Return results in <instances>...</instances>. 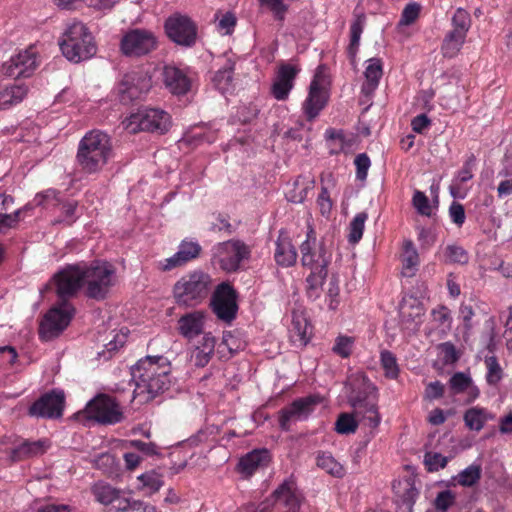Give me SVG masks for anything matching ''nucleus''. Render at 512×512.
Here are the masks:
<instances>
[{
	"label": "nucleus",
	"mask_w": 512,
	"mask_h": 512,
	"mask_svg": "<svg viewBox=\"0 0 512 512\" xmlns=\"http://www.w3.org/2000/svg\"><path fill=\"white\" fill-rule=\"evenodd\" d=\"M53 280L56 284L59 301L41 321L39 334L44 340L58 337L72 320L75 309L68 299L75 296L82 287L81 263L67 265L54 275Z\"/></svg>",
	"instance_id": "1"
},
{
	"label": "nucleus",
	"mask_w": 512,
	"mask_h": 512,
	"mask_svg": "<svg viewBox=\"0 0 512 512\" xmlns=\"http://www.w3.org/2000/svg\"><path fill=\"white\" fill-rule=\"evenodd\" d=\"M132 376L136 384L135 393L146 394V401L169 390L172 384L171 365L164 356H146L132 368Z\"/></svg>",
	"instance_id": "2"
},
{
	"label": "nucleus",
	"mask_w": 512,
	"mask_h": 512,
	"mask_svg": "<svg viewBox=\"0 0 512 512\" xmlns=\"http://www.w3.org/2000/svg\"><path fill=\"white\" fill-rule=\"evenodd\" d=\"M112 139L101 130H91L80 140L76 161L86 174L100 172L112 156Z\"/></svg>",
	"instance_id": "3"
},
{
	"label": "nucleus",
	"mask_w": 512,
	"mask_h": 512,
	"mask_svg": "<svg viewBox=\"0 0 512 512\" xmlns=\"http://www.w3.org/2000/svg\"><path fill=\"white\" fill-rule=\"evenodd\" d=\"M58 44L63 56L73 63L88 60L97 52L94 37L82 22H73L68 25Z\"/></svg>",
	"instance_id": "4"
},
{
	"label": "nucleus",
	"mask_w": 512,
	"mask_h": 512,
	"mask_svg": "<svg viewBox=\"0 0 512 512\" xmlns=\"http://www.w3.org/2000/svg\"><path fill=\"white\" fill-rule=\"evenodd\" d=\"M81 268L85 296L96 301L106 299L116 281L114 266L107 261L94 260L90 264L81 263Z\"/></svg>",
	"instance_id": "5"
},
{
	"label": "nucleus",
	"mask_w": 512,
	"mask_h": 512,
	"mask_svg": "<svg viewBox=\"0 0 512 512\" xmlns=\"http://www.w3.org/2000/svg\"><path fill=\"white\" fill-rule=\"evenodd\" d=\"M213 280L208 273L194 271L182 276L173 286V297L178 306L195 307L210 294Z\"/></svg>",
	"instance_id": "6"
},
{
	"label": "nucleus",
	"mask_w": 512,
	"mask_h": 512,
	"mask_svg": "<svg viewBox=\"0 0 512 512\" xmlns=\"http://www.w3.org/2000/svg\"><path fill=\"white\" fill-rule=\"evenodd\" d=\"M375 391V386L363 377L357 384H353L348 397L354 415L360 421H365L370 428H376L381 420Z\"/></svg>",
	"instance_id": "7"
},
{
	"label": "nucleus",
	"mask_w": 512,
	"mask_h": 512,
	"mask_svg": "<svg viewBox=\"0 0 512 512\" xmlns=\"http://www.w3.org/2000/svg\"><path fill=\"white\" fill-rule=\"evenodd\" d=\"M85 416L101 425H115L124 419V413L117 400L107 394H98L85 407Z\"/></svg>",
	"instance_id": "8"
},
{
	"label": "nucleus",
	"mask_w": 512,
	"mask_h": 512,
	"mask_svg": "<svg viewBox=\"0 0 512 512\" xmlns=\"http://www.w3.org/2000/svg\"><path fill=\"white\" fill-rule=\"evenodd\" d=\"M250 248L240 240H228L212 248V261L226 272H236L243 260L250 257Z\"/></svg>",
	"instance_id": "9"
},
{
	"label": "nucleus",
	"mask_w": 512,
	"mask_h": 512,
	"mask_svg": "<svg viewBox=\"0 0 512 512\" xmlns=\"http://www.w3.org/2000/svg\"><path fill=\"white\" fill-rule=\"evenodd\" d=\"M170 125V116L163 110L155 108H142L132 114L126 128L136 133L138 131L157 132L163 134Z\"/></svg>",
	"instance_id": "10"
},
{
	"label": "nucleus",
	"mask_w": 512,
	"mask_h": 512,
	"mask_svg": "<svg viewBox=\"0 0 512 512\" xmlns=\"http://www.w3.org/2000/svg\"><path fill=\"white\" fill-rule=\"evenodd\" d=\"M301 264L311 271H324L328 269L332 254L329 252L322 241H317L315 232L310 228L306 235V240L300 245Z\"/></svg>",
	"instance_id": "11"
},
{
	"label": "nucleus",
	"mask_w": 512,
	"mask_h": 512,
	"mask_svg": "<svg viewBox=\"0 0 512 512\" xmlns=\"http://www.w3.org/2000/svg\"><path fill=\"white\" fill-rule=\"evenodd\" d=\"M269 505H272L277 512H298L301 497L296 483L292 479L284 480L271 496L259 505L258 510L264 512Z\"/></svg>",
	"instance_id": "12"
},
{
	"label": "nucleus",
	"mask_w": 512,
	"mask_h": 512,
	"mask_svg": "<svg viewBox=\"0 0 512 512\" xmlns=\"http://www.w3.org/2000/svg\"><path fill=\"white\" fill-rule=\"evenodd\" d=\"M157 45V38L152 31L134 28L123 35L120 50L128 57H142L154 51Z\"/></svg>",
	"instance_id": "13"
},
{
	"label": "nucleus",
	"mask_w": 512,
	"mask_h": 512,
	"mask_svg": "<svg viewBox=\"0 0 512 512\" xmlns=\"http://www.w3.org/2000/svg\"><path fill=\"white\" fill-rule=\"evenodd\" d=\"M165 32L168 38L177 45L192 47L197 39V26L187 16L174 14L165 21Z\"/></svg>",
	"instance_id": "14"
},
{
	"label": "nucleus",
	"mask_w": 512,
	"mask_h": 512,
	"mask_svg": "<svg viewBox=\"0 0 512 512\" xmlns=\"http://www.w3.org/2000/svg\"><path fill=\"white\" fill-rule=\"evenodd\" d=\"M152 86L151 78L142 71H131L123 75L117 86L121 103L129 104L140 99Z\"/></svg>",
	"instance_id": "15"
},
{
	"label": "nucleus",
	"mask_w": 512,
	"mask_h": 512,
	"mask_svg": "<svg viewBox=\"0 0 512 512\" xmlns=\"http://www.w3.org/2000/svg\"><path fill=\"white\" fill-rule=\"evenodd\" d=\"M210 306L218 319L230 323L238 311L235 289L226 282L219 284L212 294Z\"/></svg>",
	"instance_id": "16"
},
{
	"label": "nucleus",
	"mask_w": 512,
	"mask_h": 512,
	"mask_svg": "<svg viewBox=\"0 0 512 512\" xmlns=\"http://www.w3.org/2000/svg\"><path fill=\"white\" fill-rule=\"evenodd\" d=\"M326 78L325 66H318L309 86L308 97L303 104L304 112L309 120L314 119L327 103Z\"/></svg>",
	"instance_id": "17"
},
{
	"label": "nucleus",
	"mask_w": 512,
	"mask_h": 512,
	"mask_svg": "<svg viewBox=\"0 0 512 512\" xmlns=\"http://www.w3.org/2000/svg\"><path fill=\"white\" fill-rule=\"evenodd\" d=\"M65 394L62 390L53 389L44 393L29 407L28 414L37 418L59 419L63 415Z\"/></svg>",
	"instance_id": "18"
},
{
	"label": "nucleus",
	"mask_w": 512,
	"mask_h": 512,
	"mask_svg": "<svg viewBox=\"0 0 512 512\" xmlns=\"http://www.w3.org/2000/svg\"><path fill=\"white\" fill-rule=\"evenodd\" d=\"M320 402L321 398L316 395H309L294 400L289 406L279 412L280 428L284 431H289L292 422L307 419Z\"/></svg>",
	"instance_id": "19"
},
{
	"label": "nucleus",
	"mask_w": 512,
	"mask_h": 512,
	"mask_svg": "<svg viewBox=\"0 0 512 512\" xmlns=\"http://www.w3.org/2000/svg\"><path fill=\"white\" fill-rule=\"evenodd\" d=\"M300 69L290 63L280 64L274 82L271 86V94L278 101H284L289 97L294 87Z\"/></svg>",
	"instance_id": "20"
},
{
	"label": "nucleus",
	"mask_w": 512,
	"mask_h": 512,
	"mask_svg": "<svg viewBox=\"0 0 512 512\" xmlns=\"http://www.w3.org/2000/svg\"><path fill=\"white\" fill-rule=\"evenodd\" d=\"M36 66L35 53L32 50H24L12 56L8 62L4 63L2 71L5 75L18 79L20 77H29L34 72Z\"/></svg>",
	"instance_id": "21"
},
{
	"label": "nucleus",
	"mask_w": 512,
	"mask_h": 512,
	"mask_svg": "<svg viewBox=\"0 0 512 512\" xmlns=\"http://www.w3.org/2000/svg\"><path fill=\"white\" fill-rule=\"evenodd\" d=\"M206 313L194 310L182 315L177 321L178 333L187 340H192L204 333Z\"/></svg>",
	"instance_id": "22"
},
{
	"label": "nucleus",
	"mask_w": 512,
	"mask_h": 512,
	"mask_svg": "<svg viewBox=\"0 0 512 512\" xmlns=\"http://www.w3.org/2000/svg\"><path fill=\"white\" fill-rule=\"evenodd\" d=\"M50 447L48 439L35 441L23 440L20 444L11 449L9 459L12 462H19L29 458L43 455Z\"/></svg>",
	"instance_id": "23"
},
{
	"label": "nucleus",
	"mask_w": 512,
	"mask_h": 512,
	"mask_svg": "<svg viewBox=\"0 0 512 512\" xmlns=\"http://www.w3.org/2000/svg\"><path fill=\"white\" fill-rule=\"evenodd\" d=\"M91 492L96 501L103 505H112V508L117 510L120 507V502L126 497L125 492L113 487L111 484L104 481L96 482Z\"/></svg>",
	"instance_id": "24"
},
{
	"label": "nucleus",
	"mask_w": 512,
	"mask_h": 512,
	"mask_svg": "<svg viewBox=\"0 0 512 512\" xmlns=\"http://www.w3.org/2000/svg\"><path fill=\"white\" fill-rule=\"evenodd\" d=\"M289 333L295 346L304 347L307 345L311 336V326L303 312L293 311Z\"/></svg>",
	"instance_id": "25"
},
{
	"label": "nucleus",
	"mask_w": 512,
	"mask_h": 512,
	"mask_svg": "<svg viewBox=\"0 0 512 512\" xmlns=\"http://www.w3.org/2000/svg\"><path fill=\"white\" fill-rule=\"evenodd\" d=\"M163 81L171 93L176 95L186 94L191 86L190 79L177 67L166 66L163 70Z\"/></svg>",
	"instance_id": "26"
},
{
	"label": "nucleus",
	"mask_w": 512,
	"mask_h": 512,
	"mask_svg": "<svg viewBox=\"0 0 512 512\" xmlns=\"http://www.w3.org/2000/svg\"><path fill=\"white\" fill-rule=\"evenodd\" d=\"M268 459L269 454L266 449L253 450L240 458L237 464V470L240 474L249 477L253 475L259 467L266 466Z\"/></svg>",
	"instance_id": "27"
},
{
	"label": "nucleus",
	"mask_w": 512,
	"mask_h": 512,
	"mask_svg": "<svg viewBox=\"0 0 512 512\" xmlns=\"http://www.w3.org/2000/svg\"><path fill=\"white\" fill-rule=\"evenodd\" d=\"M275 261L282 267H290L296 263L297 252L289 237L280 233L276 241Z\"/></svg>",
	"instance_id": "28"
},
{
	"label": "nucleus",
	"mask_w": 512,
	"mask_h": 512,
	"mask_svg": "<svg viewBox=\"0 0 512 512\" xmlns=\"http://www.w3.org/2000/svg\"><path fill=\"white\" fill-rule=\"evenodd\" d=\"M28 88L22 83L14 82L0 86V109H9L20 103L27 95Z\"/></svg>",
	"instance_id": "29"
},
{
	"label": "nucleus",
	"mask_w": 512,
	"mask_h": 512,
	"mask_svg": "<svg viewBox=\"0 0 512 512\" xmlns=\"http://www.w3.org/2000/svg\"><path fill=\"white\" fill-rule=\"evenodd\" d=\"M382 63L378 58H371L368 60V66L365 69V82L362 85V93L371 95L379 85L382 77Z\"/></svg>",
	"instance_id": "30"
},
{
	"label": "nucleus",
	"mask_w": 512,
	"mask_h": 512,
	"mask_svg": "<svg viewBox=\"0 0 512 512\" xmlns=\"http://www.w3.org/2000/svg\"><path fill=\"white\" fill-rule=\"evenodd\" d=\"M365 22H366L365 14L360 13L358 15H355V19L353 20V22L351 24L350 43L347 48V53L352 61L355 60Z\"/></svg>",
	"instance_id": "31"
},
{
	"label": "nucleus",
	"mask_w": 512,
	"mask_h": 512,
	"mask_svg": "<svg viewBox=\"0 0 512 512\" xmlns=\"http://www.w3.org/2000/svg\"><path fill=\"white\" fill-rule=\"evenodd\" d=\"M402 265V274L407 277L413 276L419 265V255L411 240H406L404 242Z\"/></svg>",
	"instance_id": "32"
},
{
	"label": "nucleus",
	"mask_w": 512,
	"mask_h": 512,
	"mask_svg": "<svg viewBox=\"0 0 512 512\" xmlns=\"http://www.w3.org/2000/svg\"><path fill=\"white\" fill-rule=\"evenodd\" d=\"M316 464L326 473L336 478H342L346 473L344 466L328 452H320L317 455Z\"/></svg>",
	"instance_id": "33"
},
{
	"label": "nucleus",
	"mask_w": 512,
	"mask_h": 512,
	"mask_svg": "<svg viewBox=\"0 0 512 512\" xmlns=\"http://www.w3.org/2000/svg\"><path fill=\"white\" fill-rule=\"evenodd\" d=\"M466 36L467 35L454 30L448 32L443 40L441 47L443 56L447 58H452L456 56L460 49L462 48Z\"/></svg>",
	"instance_id": "34"
},
{
	"label": "nucleus",
	"mask_w": 512,
	"mask_h": 512,
	"mask_svg": "<svg viewBox=\"0 0 512 512\" xmlns=\"http://www.w3.org/2000/svg\"><path fill=\"white\" fill-rule=\"evenodd\" d=\"M492 416L483 408H470L464 414L466 426L475 431H480Z\"/></svg>",
	"instance_id": "35"
},
{
	"label": "nucleus",
	"mask_w": 512,
	"mask_h": 512,
	"mask_svg": "<svg viewBox=\"0 0 512 512\" xmlns=\"http://www.w3.org/2000/svg\"><path fill=\"white\" fill-rule=\"evenodd\" d=\"M441 260L446 264L465 265L469 261V255L462 246L450 244L443 249Z\"/></svg>",
	"instance_id": "36"
},
{
	"label": "nucleus",
	"mask_w": 512,
	"mask_h": 512,
	"mask_svg": "<svg viewBox=\"0 0 512 512\" xmlns=\"http://www.w3.org/2000/svg\"><path fill=\"white\" fill-rule=\"evenodd\" d=\"M234 66L235 64L233 61H231L230 59L227 60L225 65L221 69H219L213 77L214 86L222 93L227 92L231 86L233 80Z\"/></svg>",
	"instance_id": "37"
},
{
	"label": "nucleus",
	"mask_w": 512,
	"mask_h": 512,
	"mask_svg": "<svg viewBox=\"0 0 512 512\" xmlns=\"http://www.w3.org/2000/svg\"><path fill=\"white\" fill-rule=\"evenodd\" d=\"M327 275L328 269H324V271H311L309 276L306 278L307 295L309 298H317L319 296V290L324 284Z\"/></svg>",
	"instance_id": "38"
},
{
	"label": "nucleus",
	"mask_w": 512,
	"mask_h": 512,
	"mask_svg": "<svg viewBox=\"0 0 512 512\" xmlns=\"http://www.w3.org/2000/svg\"><path fill=\"white\" fill-rule=\"evenodd\" d=\"M482 469L480 465L472 464L462 470L455 478L459 485L471 487L475 485L481 478Z\"/></svg>",
	"instance_id": "39"
},
{
	"label": "nucleus",
	"mask_w": 512,
	"mask_h": 512,
	"mask_svg": "<svg viewBox=\"0 0 512 512\" xmlns=\"http://www.w3.org/2000/svg\"><path fill=\"white\" fill-rule=\"evenodd\" d=\"M138 481L143 488H147L150 493L157 492L164 484L162 474L155 470H150L138 476Z\"/></svg>",
	"instance_id": "40"
},
{
	"label": "nucleus",
	"mask_w": 512,
	"mask_h": 512,
	"mask_svg": "<svg viewBox=\"0 0 512 512\" xmlns=\"http://www.w3.org/2000/svg\"><path fill=\"white\" fill-rule=\"evenodd\" d=\"M419 492L410 481L407 482V487L405 488L403 494L400 497V501L398 503L399 512H412L413 505L416 501Z\"/></svg>",
	"instance_id": "41"
},
{
	"label": "nucleus",
	"mask_w": 512,
	"mask_h": 512,
	"mask_svg": "<svg viewBox=\"0 0 512 512\" xmlns=\"http://www.w3.org/2000/svg\"><path fill=\"white\" fill-rule=\"evenodd\" d=\"M368 215L365 212L358 213L350 223L348 241L352 244H356L360 241L364 231L365 221Z\"/></svg>",
	"instance_id": "42"
},
{
	"label": "nucleus",
	"mask_w": 512,
	"mask_h": 512,
	"mask_svg": "<svg viewBox=\"0 0 512 512\" xmlns=\"http://www.w3.org/2000/svg\"><path fill=\"white\" fill-rule=\"evenodd\" d=\"M358 428V421L353 415L341 413L335 423V430L342 435L354 433Z\"/></svg>",
	"instance_id": "43"
},
{
	"label": "nucleus",
	"mask_w": 512,
	"mask_h": 512,
	"mask_svg": "<svg viewBox=\"0 0 512 512\" xmlns=\"http://www.w3.org/2000/svg\"><path fill=\"white\" fill-rule=\"evenodd\" d=\"M486 381L489 385H497L502 379L503 372L495 356L486 357Z\"/></svg>",
	"instance_id": "44"
},
{
	"label": "nucleus",
	"mask_w": 512,
	"mask_h": 512,
	"mask_svg": "<svg viewBox=\"0 0 512 512\" xmlns=\"http://www.w3.org/2000/svg\"><path fill=\"white\" fill-rule=\"evenodd\" d=\"M117 512H156L154 506L144 503L140 500H131L128 497H125L123 501L120 502V507L116 510Z\"/></svg>",
	"instance_id": "45"
},
{
	"label": "nucleus",
	"mask_w": 512,
	"mask_h": 512,
	"mask_svg": "<svg viewBox=\"0 0 512 512\" xmlns=\"http://www.w3.org/2000/svg\"><path fill=\"white\" fill-rule=\"evenodd\" d=\"M178 256L185 264L197 258L201 252V246L197 242L183 240L178 248Z\"/></svg>",
	"instance_id": "46"
},
{
	"label": "nucleus",
	"mask_w": 512,
	"mask_h": 512,
	"mask_svg": "<svg viewBox=\"0 0 512 512\" xmlns=\"http://www.w3.org/2000/svg\"><path fill=\"white\" fill-rule=\"evenodd\" d=\"M380 360L381 365L385 370V375L391 379L397 378L399 374V368L395 355L388 350H384L381 352Z\"/></svg>",
	"instance_id": "47"
},
{
	"label": "nucleus",
	"mask_w": 512,
	"mask_h": 512,
	"mask_svg": "<svg viewBox=\"0 0 512 512\" xmlns=\"http://www.w3.org/2000/svg\"><path fill=\"white\" fill-rule=\"evenodd\" d=\"M452 25V30L467 35V32L471 26V18L469 13L462 8H458L452 17Z\"/></svg>",
	"instance_id": "48"
},
{
	"label": "nucleus",
	"mask_w": 512,
	"mask_h": 512,
	"mask_svg": "<svg viewBox=\"0 0 512 512\" xmlns=\"http://www.w3.org/2000/svg\"><path fill=\"white\" fill-rule=\"evenodd\" d=\"M313 185L314 181L312 180L307 185L301 186L300 180L297 179L294 182V188L286 194V197L290 202L302 203L306 199L308 191L313 188Z\"/></svg>",
	"instance_id": "49"
},
{
	"label": "nucleus",
	"mask_w": 512,
	"mask_h": 512,
	"mask_svg": "<svg viewBox=\"0 0 512 512\" xmlns=\"http://www.w3.org/2000/svg\"><path fill=\"white\" fill-rule=\"evenodd\" d=\"M471 384L472 379L462 372L455 373L449 380L450 388L454 394H459L468 390Z\"/></svg>",
	"instance_id": "50"
},
{
	"label": "nucleus",
	"mask_w": 512,
	"mask_h": 512,
	"mask_svg": "<svg viewBox=\"0 0 512 512\" xmlns=\"http://www.w3.org/2000/svg\"><path fill=\"white\" fill-rule=\"evenodd\" d=\"M424 463L429 472H434L446 467L448 458L440 453L427 452L424 456Z\"/></svg>",
	"instance_id": "51"
},
{
	"label": "nucleus",
	"mask_w": 512,
	"mask_h": 512,
	"mask_svg": "<svg viewBox=\"0 0 512 512\" xmlns=\"http://www.w3.org/2000/svg\"><path fill=\"white\" fill-rule=\"evenodd\" d=\"M354 340L348 336H338L332 348L333 352L342 358H347L352 353Z\"/></svg>",
	"instance_id": "52"
},
{
	"label": "nucleus",
	"mask_w": 512,
	"mask_h": 512,
	"mask_svg": "<svg viewBox=\"0 0 512 512\" xmlns=\"http://www.w3.org/2000/svg\"><path fill=\"white\" fill-rule=\"evenodd\" d=\"M455 499L456 496L451 490H443L437 494L434 506L436 510L445 512L454 504Z\"/></svg>",
	"instance_id": "53"
},
{
	"label": "nucleus",
	"mask_w": 512,
	"mask_h": 512,
	"mask_svg": "<svg viewBox=\"0 0 512 512\" xmlns=\"http://www.w3.org/2000/svg\"><path fill=\"white\" fill-rule=\"evenodd\" d=\"M93 463L97 469L102 470L104 473L111 474L114 472L116 459L110 453H101L93 460Z\"/></svg>",
	"instance_id": "54"
},
{
	"label": "nucleus",
	"mask_w": 512,
	"mask_h": 512,
	"mask_svg": "<svg viewBox=\"0 0 512 512\" xmlns=\"http://www.w3.org/2000/svg\"><path fill=\"white\" fill-rule=\"evenodd\" d=\"M421 10V6L416 3H409L405 6V8L402 11L401 19L399 21L400 25H411L416 21V19L419 17Z\"/></svg>",
	"instance_id": "55"
},
{
	"label": "nucleus",
	"mask_w": 512,
	"mask_h": 512,
	"mask_svg": "<svg viewBox=\"0 0 512 512\" xmlns=\"http://www.w3.org/2000/svg\"><path fill=\"white\" fill-rule=\"evenodd\" d=\"M413 206L417 212L424 216L431 215V205L428 197L421 191H415L412 199Z\"/></svg>",
	"instance_id": "56"
},
{
	"label": "nucleus",
	"mask_w": 512,
	"mask_h": 512,
	"mask_svg": "<svg viewBox=\"0 0 512 512\" xmlns=\"http://www.w3.org/2000/svg\"><path fill=\"white\" fill-rule=\"evenodd\" d=\"M354 164L356 166V178L360 181L366 180L371 165L368 155L366 153L358 154L354 160Z\"/></svg>",
	"instance_id": "57"
},
{
	"label": "nucleus",
	"mask_w": 512,
	"mask_h": 512,
	"mask_svg": "<svg viewBox=\"0 0 512 512\" xmlns=\"http://www.w3.org/2000/svg\"><path fill=\"white\" fill-rule=\"evenodd\" d=\"M262 5L267 6L275 18L279 21H283L285 14L288 10V6L283 2V0H259Z\"/></svg>",
	"instance_id": "58"
},
{
	"label": "nucleus",
	"mask_w": 512,
	"mask_h": 512,
	"mask_svg": "<svg viewBox=\"0 0 512 512\" xmlns=\"http://www.w3.org/2000/svg\"><path fill=\"white\" fill-rule=\"evenodd\" d=\"M441 351L442 360L445 364H452L458 361L459 355L456 347L451 342H444L439 345Z\"/></svg>",
	"instance_id": "59"
},
{
	"label": "nucleus",
	"mask_w": 512,
	"mask_h": 512,
	"mask_svg": "<svg viewBox=\"0 0 512 512\" xmlns=\"http://www.w3.org/2000/svg\"><path fill=\"white\" fill-rule=\"evenodd\" d=\"M449 216L454 224L461 227L466 219L464 206L459 202L453 201L449 207Z\"/></svg>",
	"instance_id": "60"
},
{
	"label": "nucleus",
	"mask_w": 512,
	"mask_h": 512,
	"mask_svg": "<svg viewBox=\"0 0 512 512\" xmlns=\"http://www.w3.org/2000/svg\"><path fill=\"white\" fill-rule=\"evenodd\" d=\"M34 202L37 206H45L49 203L57 205L59 203L58 192L54 189H48L38 193L34 198Z\"/></svg>",
	"instance_id": "61"
},
{
	"label": "nucleus",
	"mask_w": 512,
	"mask_h": 512,
	"mask_svg": "<svg viewBox=\"0 0 512 512\" xmlns=\"http://www.w3.org/2000/svg\"><path fill=\"white\" fill-rule=\"evenodd\" d=\"M129 446L142 452L147 456H153L158 454V447L153 442H144L141 440H130Z\"/></svg>",
	"instance_id": "62"
},
{
	"label": "nucleus",
	"mask_w": 512,
	"mask_h": 512,
	"mask_svg": "<svg viewBox=\"0 0 512 512\" xmlns=\"http://www.w3.org/2000/svg\"><path fill=\"white\" fill-rule=\"evenodd\" d=\"M475 161L476 158L473 154L467 158L462 169L458 172V175L456 177V179L460 183H465L473 178L472 168L474 166Z\"/></svg>",
	"instance_id": "63"
},
{
	"label": "nucleus",
	"mask_w": 512,
	"mask_h": 512,
	"mask_svg": "<svg viewBox=\"0 0 512 512\" xmlns=\"http://www.w3.org/2000/svg\"><path fill=\"white\" fill-rule=\"evenodd\" d=\"M444 395V385L440 381L429 383L425 389V398L428 400L439 399Z\"/></svg>",
	"instance_id": "64"
}]
</instances>
